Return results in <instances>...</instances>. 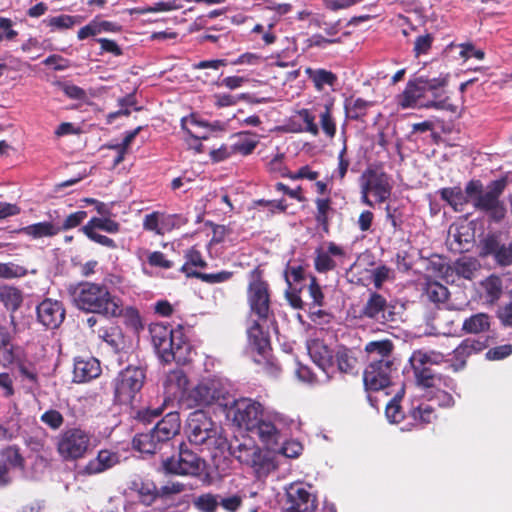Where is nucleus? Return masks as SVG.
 I'll return each instance as SVG.
<instances>
[{"label": "nucleus", "mask_w": 512, "mask_h": 512, "mask_svg": "<svg viewBox=\"0 0 512 512\" xmlns=\"http://www.w3.org/2000/svg\"><path fill=\"white\" fill-rule=\"evenodd\" d=\"M227 394L228 391L220 381L206 380L181 395L182 407L198 408L187 417L186 433L191 444L205 445L206 448H233L222 428L218 427L202 409L213 403L222 406Z\"/></svg>", "instance_id": "f257e3e1"}, {"label": "nucleus", "mask_w": 512, "mask_h": 512, "mask_svg": "<svg viewBox=\"0 0 512 512\" xmlns=\"http://www.w3.org/2000/svg\"><path fill=\"white\" fill-rule=\"evenodd\" d=\"M507 185L506 179L491 181L484 187L478 179H472L464 190L459 186L444 187L437 191L442 201L446 202L454 212H463L471 202L474 209L488 216L494 222L501 221L506 213L504 203L500 200Z\"/></svg>", "instance_id": "f03ea898"}, {"label": "nucleus", "mask_w": 512, "mask_h": 512, "mask_svg": "<svg viewBox=\"0 0 512 512\" xmlns=\"http://www.w3.org/2000/svg\"><path fill=\"white\" fill-rule=\"evenodd\" d=\"M69 294L73 305L79 310L111 318L122 315V301L112 295L104 284L80 282L70 286Z\"/></svg>", "instance_id": "7ed1b4c3"}, {"label": "nucleus", "mask_w": 512, "mask_h": 512, "mask_svg": "<svg viewBox=\"0 0 512 512\" xmlns=\"http://www.w3.org/2000/svg\"><path fill=\"white\" fill-rule=\"evenodd\" d=\"M150 334L153 346L163 362L175 361L177 364H186L190 361L192 346L181 326L172 329L156 323L150 326Z\"/></svg>", "instance_id": "20e7f679"}, {"label": "nucleus", "mask_w": 512, "mask_h": 512, "mask_svg": "<svg viewBox=\"0 0 512 512\" xmlns=\"http://www.w3.org/2000/svg\"><path fill=\"white\" fill-rule=\"evenodd\" d=\"M404 388L401 387L386 406L385 415L392 424H401L402 431L411 430L412 427L432 422L435 418L433 407L428 403H419L412 406L408 415L404 414L399 401L403 397Z\"/></svg>", "instance_id": "39448f33"}, {"label": "nucleus", "mask_w": 512, "mask_h": 512, "mask_svg": "<svg viewBox=\"0 0 512 512\" xmlns=\"http://www.w3.org/2000/svg\"><path fill=\"white\" fill-rule=\"evenodd\" d=\"M146 371L142 366L128 365L112 381L114 403L133 406L145 383Z\"/></svg>", "instance_id": "423d86ee"}, {"label": "nucleus", "mask_w": 512, "mask_h": 512, "mask_svg": "<svg viewBox=\"0 0 512 512\" xmlns=\"http://www.w3.org/2000/svg\"><path fill=\"white\" fill-rule=\"evenodd\" d=\"M242 465L250 468L257 479H264L279 467L276 450H228Z\"/></svg>", "instance_id": "0eeeda50"}, {"label": "nucleus", "mask_w": 512, "mask_h": 512, "mask_svg": "<svg viewBox=\"0 0 512 512\" xmlns=\"http://www.w3.org/2000/svg\"><path fill=\"white\" fill-rule=\"evenodd\" d=\"M226 418L238 428L250 431L263 417L262 405L249 398L234 400L231 404L224 401Z\"/></svg>", "instance_id": "6e6552de"}, {"label": "nucleus", "mask_w": 512, "mask_h": 512, "mask_svg": "<svg viewBox=\"0 0 512 512\" xmlns=\"http://www.w3.org/2000/svg\"><path fill=\"white\" fill-rule=\"evenodd\" d=\"M248 303L251 313L256 315L258 320L267 321L270 316V294L266 281L262 278L259 268L253 269L249 274Z\"/></svg>", "instance_id": "1a4fd4ad"}, {"label": "nucleus", "mask_w": 512, "mask_h": 512, "mask_svg": "<svg viewBox=\"0 0 512 512\" xmlns=\"http://www.w3.org/2000/svg\"><path fill=\"white\" fill-rule=\"evenodd\" d=\"M442 360L443 355L440 353L415 351L410 363L417 383L426 388L440 384L442 378L432 369V365L439 364Z\"/></svg>", "instance_id": "9d476101"}, {"label": "nucleus", "mask_w": 512, "mask_h": 512, "mask_svg": "<svg viewBox=\"0 0 512 512\" xmlns=\"http://www.w3.org/2000/svg\"><path fill=\"white\" fill-rule=\"evenodd\" d=\"M359 317L385 325L396 321L395 306L389 303L383 295L370 292L359 310Z\"/></svg>", "instance_id": "9b49d317"}, {"label": "nucleus", "mask_w": 512, "mask_h": 512, "mask_svg": "<svg viewBox=\"0 0 512 512\" xmlns=\"http://www.w3.org/2000/svg\"><path fill=\"white\" fill-rule=\"evenodd\" d=\"M283 417L279 414L262 417L257 424L249 431L250 437L258 439L264 448H272L284 441L280 425Z\"/></svg>", "instance_id": "f8f14e48"}, {"label": "nucleus", "mask_w": 512, "mask_h": 512, "mask_svg": "<svg viewBox=\"0 0 512 512\" xmlns=\"http://www.w3.org/2000/svg\"><path fill=\"white\" fill-rule=\"evenodd\" d=\"M360 181L376 202L383 203L390 198L393 185L387 173L369 168L363 172Z\"/></svg>", "instance_id": "ddd939ff"}, {"label": "nucleus", "mask_w": 512, "mask_h": 512, "mask_svg": "<svg viewBox=\"0 0 512 512\" xmlns=\"http://www.w3.org/2000/svg\"><path fill=\"white\" fill-rule=\"evenodd\" d=\"M302 483H292L286 490V508L283 512H315L317 496Z\"/></svg>", "instance_id": "4468645a"}, {"label": "nucleus", "mask_w": 512, "mask_h": 512, "mask_svg": "<svg viewBox=\"0 0 512 512\" xmlns=\"http://www.w3.org/2000/svg\"><path fill=\"white\" fill-rule=\"evenodd\" d=\"M395 371L394 362L368 364L363 374L366 389L379 391L392 384V373Z\"/></svg>", "instance_id": "2eb2a0df"}, {"label": "nucleus", "mask_w": 512, "mask_h": 512, "mask_svg": "<svg viewBox=\"0 0 512 512\" xmlns=\"http://www.w3.org/2000/svg\"><path fill=\"white\" fill-rule=\"evenodd\" d=\"M163 469L166 473L187 475L196 474L201 468L200 458L193 450H178V456L167 458L163 461Z\"/></svg>", "instance_id": "dca6fc26"}, {"label": "nucleus", "mask_w": 512, "mask_h": 512, "mask_svg": "<svg viewBox=\"0 0 512 512\" xmlns=\"http://www.w3.org/2000/svg\"><path fill=\"white\" fill-rule=\"evenodd\" d=\"M37 320L47 329L58 328L65 319V309L60 301L44 299L36 308Z\"/></svg>", "instance_id": "f3484780"}, {"label": "nucleus", "mask_w": 512, "mask_h": 512, "mask_svg": "<svg viewBox=\"0 0 512 512\" xmlns=\"http://www.w3.org/2000/svg\"><path fill=\"white\" fill-rule=\"evenodd\" d=\"M180 419L178 413H168L163 419L157 422L150 431L152 435V445L163 444L171 440L179 433Z\"/></svg>", "instance_id": "a211bd4d"}, {"label": "nucleus", "mask_w": 512, "mask_h": 512, "mask_svg": "<svg viewBox=\"0 0 512 512\" xmlns=\"http://www.w3.org/2000/svg\"><path fill=\"white\" fill-rule=\"evenodd\" d=\"M487 343L488 338L484 336L464 339L453 351L454 359L457 361L456 364H453L454 370L458 371L464 368L466 359L483 351L487 347Z\"/></svg>", "instance_id": "6ab92c4d"}, {"label": "nucleus", "mask_w": 512, "mask_h": 512, "mask_svg": "<svg viewBox=\"0 0 512 512\" xmlns=\"http://www.w3.org/2000/svg\"><path fill=\"white\" fill-rule=\"evenodd\" d=\"M314 266L319 273H326L332 271L337 267L335 258H342L346 256L343 247L334 242H328L327 248H318L315 251Z\"/></svg>", "instance_id": "aec40b11"}, {"label": "nucleus", "mask_w": 512, "mask_h": 512, "mask_svg": "<svg viewBox=\"0 0 512 512\" xmlns=\"http://www.w3.org/2000/svg\"><path fill=\"white\" fill-rule=\"evenodd\" d=\"M98 336L111 347L115 354L119 355L117 360L119 364H122L124 362V356L127 355V349L129 348L122 329L114 325L101 327L98 330Z\"/></svg>", "instance_id": "412c9836"}, {"label": "nucleus", "mask_w": 512, "mask_h": 512, "mask_svg": "<svg viewBox=\"0 0 512 512\" xmlns=\"http://www.w3.org/2000/svg\"><path fill=\"white\" fill-rule=\"evenodd\" d=\"M482 251L484 255L492 256L501 266L512 265V241L503 243L495 236H488L483 241Z\"/></svg>", "instance_id": "4be33fe9"}, {"label": "nucleus", "mask_w": 512, "mask_h": 512, "mask_svg": "<svg viewBox=\"0 0 512 512\" xmlns=\"http://www.w3.org/2000/svg\"><path fill=\"white\" fill-rule=\"evenodd\" d=\"M0 364L16 365L23 357L22 347L12 344V334L5 327H0Z\"/></svg>", "instance_id": "5701e85b"}, {"label": "nucleus", "mask_w": 512, "mask_h": 512, "mask_svg": "<svg viewBox=\"0 0 512 512\" xmlns=\"http://www.w3.org/2000/svg\"><path fill=\"white\" fill-rule=\"evenodd\" d=\"M182 127L187 131L190 137L196 140H206L209 138V133L214 131H222L224 125L220 121L212 123L202 119H198L194 115L189 120L182 119Z\"/></svg>", "instance_id": "b1692460"}, {"label": "nucleus", "mask_w": 512, "mask_h": 512, "mask_svg": "<svg viewBox=\"0 0 512 512\" xmlns=\"http://www.w3.org/2000/svg\"><path fill=\"white\" fill-rule=\"evenodd\" d=\"M393 349L394 345L388 339L368 342L365 346L368 364L394 362L392 359Z\"/></svg>", "instance_id": "393cba45"}, {"label": "nucleus", "mask_w": 512, "mask_h": 512, "mask_svg": "<svg viewBox=\"0 0 512 512\" xmlns=\"http://www.w3.org/2000/svg\"><path fill=\"white\" fill-rule=\"evenodd\" d=\"M101 374L100 362L94 357L77 358L74 363V381L84 383Z\"/></svg>", "instance_id": "a878e982"}, {"label": "nucleus", "mask_w": 512, "mask_h": 512, "mask_svg": "<svg viewBox=\"0 0 512 512\" xmlns=\"http://www.w3.org/2000/svg\"><path fill=\"white\" fill-rule=\"evenodd\" d=\"M49 221L34 223L18 230V233L29 236L33 239L53 237L59 234V227L52 212L49 214Z\"/></svg>", "instance_id": "bb28decb"}, {"label": "nucleus", "mask_w": 512, "mask_h": 512, "mask_svg": "<svg viewBox=\"0 0 512 512\" xmlns=\"http://www.w3.org/2000/svg\"><path fill=\"white\" fill-rule=\"evenodd\" d=\"M120 462V456L113 450H98L97 456L85 466L89 475L98 474L108 470Z\"/></svg>", "instance_id": "cd10ccee"}, {"label": "nucleus", "mask_w": 512, "mask_h": 512, "mask_svg": "<svg viewBox=\"0 0 512 512\" xmlns=\"http://www.w3.org/2000/svg\"><path fill=\"white\" fill-rule=\"evenodd\" d=\"M259 321L253 320V324L247 329L248 342L252 349L265 358L270 348V341L268 333L264 332Z\"/></svg>", "instance_id": "c85d7f7f"}, {"label": "nucleus", "mask_w": 512, "mask_h": 512, "mask_svg": "<svg viewBox=\"0 0 512 512\" xmlns=\"http://www.w3.org/2000/svg\"><path fill=\"white\" fill-rule=\"evenodd\" d=\"M308 352L313 362L325 373L333 366V353L322 342L314 341L308 345Z\"/></svg>", "instance_id": "c756f323"}, {"label": "nucleus", "mask_w": 512, "mask_h": 512, "mask_svg": "<svg viewBox=\"0 0 512 512\" xmlns=\"http://www.w3.org/2000/svg\"><path fill=\"white\" fill-rule=\"evenodd\" d=\"M89 444V433L81 428L74 427L63 432L59 448H88Z\"/></svg>", "instance_id": "7c9ffc66"}, {"label": "nucleus", "mask_w": 512, "mask_h": 512, "mask_svg": "<svg viewBox=\"0 0 512 512\" xmlns=\"http://www.w3.org/2000/svg\"><path fill=\"white\" fill-rule=\"evenodd\" d=\"M189 380L182 369L170 371L165 379L164 386L167 392L180 399L181 395L188 390Z\"/></svg>", "instance_id": "2f4dec72"}, {"label": "nucleus", "mask_w": 512, "mask_h": 512, "mask_svg": "<svg viewBox=\"0 0 512 512\" xmlns=\"http://www.w3.org/2000/svg\"><path fill=\"white\" fill-rule=\"evenodd\" d=\"M305 74L307 78L312 81L317 91H322L325 86L333 87L338 80L336 74L323 68L314 69L307 67L305 69Z\"/></svg>", "instance_id": "473e14b6"}, {"label": "nucleus", "mask_w": 512, "mask_h": 512, "mask_svg": "<svg viewBox=\"0 0 512 512\" xmlns=\"http://www.w3.org/2000/svg\"><path fill=\"white\" fill-rule=\"evenodd\" d=\"M425 94L423 85L420 83L419 78L414 81H409L405 90L399 95V104L403 108L414 107L418 100Z\"/></svg>", "instance_id": "72a5a7b5"}, {"label": "nucleus", "mask_w": 512, "mask_h": 512, "mask_svg": "<svg viewBox=\"0 0 512 512\" xmlns=\"http://www.w3.org/2000/svg\"><path fill=\"white\" fill-rule=\"evenodd\" d=\"M0 302L7 310L15 312L23 302L22 292L13 286H0Z\"/></svg>", "instance_id": "f704fd0d"}, {"label": "nucleus", "mask_w": 512, "mask_h": 512, "mask_svg": "<svg viewBox=\"0 0 512 512\" xmlns=\"http://www.w3.org/2000/svg\"><path fill=\"white\" fill-rule=\"evenodd\" d=\"M489 328L490 317L485 313H477L466 318L462 325V329L471 334H479L489 330Z\"/></svg>", "instance_id": "c9c22d12"}, {"label": "nucleus", "mask_w": 512, "mask_h": 512, "mask_svg": "<svg viewBox=\"0 0 512 512\" xmlns=\"http://www.w3.org/2000/svg\"><path fill=\"white\" fill-rule=\"evenodd\" d=\"M82 21L81 16H72L67 14H61L58 16L48 17L43 20V24L51 28V31L66 30L73 26L80 24Z\"/></svg>", "instance_id": "e433bc0d"}, {"label": "nucleus", "mask_w": 512, "mask_h": 512, "mask_svg": "<svg viewBox=\"0 0 512 512\" xmlns=\"http://www.w3.org/2000/svg\"><path fill=\"white\" fill-rule=\"evenodd\" d=\"M316 204V214L315 220L322 228L325 233L329 232V214L334 212V209L331 207V199L330 198H317L315 200Z\"/></svg>", "instance_id": "4c0bfd02"}, {"label": "nucleus", "mask_w": 512, "mask_h": 512, "mask_svg": "<svg viewBox=\"0 0 512 512\" xmlns=\"http://www.w3.org/2000/svg\"><path fill=\"white\" fill-rule=\"evenodd\" d=\"M53 214L59 227V233L61 231H67L78 227L87 218V212L84 210L76 211L65 216L64 218H62L59 212L56 210L53 212Z\"/></svg>", "instance_id": "58836bf2"}, {"label": "nucleus", "mask_w": 512, "mask_h": 512, "mask_svg": "<svg viewBox=\"0 0 512 512\" xmlns=\"http://www.w3.org/2000/svg\"><path fill=\"white\" fill-rule=\"evenodd\" d=\"M478 268V261L472 257L459 258L453 264V271L466 280H472Z\"/></svg>", "instance_id": "ea45409f"}, {"label": "nucleus", "mask_w": 512, "mask_h": 512, "mask_svg": "<svg viewBox=\"0 0 512 512\" xmlns=\"http://www.w3.org/2000/svg\"><path fill=\"white\" fill-rule=\"evenodd\" d=\"M258 143L259 140L255 134L248 132L240 133L237 140L232 144V151L246 156L254 151Z\"/></svg>", "instance_id": "a19ab883"}, {"label": "nucleus", "mask_w": 512, "mask_h": 512, "mask_svg": "<svg viewBox=\"0 0 512 512\" xmlns=\"http://www.w3.org/2000/svg\"><path fill=\"white\" fill-rule=\"evenodd\" d=\"M338 370L342 373L353 374L357 364V359L353 352L347 348H339L335 354Z\"/></svg>", "instance_id": "79ce46f5"}, {"label": "nucleus", "mask_w": 512, "mask_h": 512, "mask_svg": "<svg viewBox=\"0 0 512 512\" xmlns=\"http://www.w3.org/2000/svg\"><path fill=\"white\" fill-rule=\"evenodd\" d=\"M297 117L300 119L301 124L293 129L294 132H308L313 136L319 134V127L315 122V116L309 109H301L297 112Z\"/></svg>", "instance_id": "37998d69"}, {"label": "nucleus", "mask_w": 512, "mask_h": 512, "mask_svg": "<svg viewBox=\"0 0 512 512\" xmlns=\"http://www.w3.org/2000/svg\"><path fill=\"white\" fill-rule=\"evenodd\" d=\"M423 296L432 303L440 304L448 299L449 291L444 285L438 282H430L427 283Z\"/></svg>", "instance_id": "c03bdc74"}, {"label": "nucleus", "mask_w": 512, "mask_h": 512, "mask_svg": "<svg viewBox=\"0 0 512 512\" xmlns=\"http://www.w3.org/2000/svg\"><path fill=\"white\" fill-rule=\"evenodd\" d=\"M370 102L362 98H350L345 101V111L350 119L358 120L366 114Z\"/></svg>", "instance_id": "a18cd8bd"}, {"label": "nucleus", "mask_w": 512, "mask_h": 512, "mask_svg": "<svg viewBox=\"0 0 512 512\" xmlns=\"http://www.w3.org/2000/svg\"><path fill=\"white\" fill-rule=\"evenodd\" d=\"M486 298L490 302L498 300L502 294V280L497 276H490L482 282Z\"/></svg>", "instance_id": "49530a36"}, {"label": "nucleus", "mask_w": 512, "mask_h": 512, "mask_svg": "<svg viewBox=\"0 0 512 512\" xmlns=\"http://www.w3.org/2000/svg\"><path fill=\"white\" fill-rule=\"evenodd\" d=\"M85 226H90L92 229L101 230L110 234L118 233L120 231V224L110 218L93 217Z\"/></svg>", "instance_id": "de8ad7c7"}, {"label": "nucleus", "mask_w": 512, "mask_h": 512, "mask_svg": "<svg viewBox=\"0 0 512 512\" xmlns=\"http://www.w3.org/2000/svg\"><path fill=\"white\" fill-rule=\"evenodd\" d=\"M161 224L164 230V235L174 229H179L187 223V218L182 214H167L160 212Z\"/></svg>", "instance_id": "09e8293b"}, {"label": "nucleus", "mask_w": 512, "mask_h": 512, "mask_svg": "<svg viewBox=\"0 0 512 512\" xmlns=\"http://www.w3.org/2000/svg\"><path fill=\"white\" fill-rule=\"evenodd\" d=\"M80 231L92 242H95L109 249L117 248V245L112 238H109L105 235L98 233L97 230L92 229L90 226L83 225L80 228Z\"/></svg>", "instance_id": "8fccbe9b"}, {"label": "nucleus", "mask_w": 512, "mask_h": 512, "mask_svg": "<svg viewBox=\"0 0 512 512\" xmlns=\"http://www.w3.org/2000/svg\"><path fill=\"white\" fill-rule=\"evenodd\" d=\"M285 279L290 288L303 286L302 282L306 281L304 267L302 265L288 266L285 271Z\"/></svg>", "instance_id": "3c124183"}, {"label": "nucleus", "mask_w": 512, "mask_h": 512, "mask_svg": "<svg viewBox=\"0 0 512 512\" xmlns=\"http://www.w3.org/2000/svg\"><path fill=\"white\" fill-rule=\"evenodd\" d=\"M206 265L207 264L204 261V259L202 258L201 253L196 249H190L186 253V262L181 267L180 270L189 277V272H196L195 270L192 269V267L204 268V267H206Z\"/></svg>", "instance_id": "603ef678"}, {"label": "nucleus", "mask_w": 512, "mask_h": 512, "mask_svg": "<svg viewBox=\"0 0 512 512\" xmlns=\"http://www.w3.org/2000/svg\"><path fill=\"white\" fill-rule=\"evenodd\" d=\"M161 224L160 211H153L146 214L143 218V229L148 232H153L158 236L164 235V230Z\"/></svg>", "instance_id": "864d4df0"}, {"label": "nucleus", "mask_w": 512, "mask_h": 512, "mask_svg": "<svg viewBox=\"0 0 512 512\" xmlns=\"http://www.w3.org/2000/svg\"><path fill=\"white\" fill-rule=\"evenodd\" d=\"M332 104L324 106V110L320 113V125L323 132L328 137H334L336 134V124L331 113Z\"/></svg>", "instance_id": "5fc2aeb1"}, {"label": "nucleus", "mask_w": 512, "mask_h": 512, "mask_svg": "<svg viewBox=\"0 0 512 512\" xmlns=\"http://www.w3.org/2000/svg\"><path fill=\"white\" fill-rule=\"evenodd\" d=\"M189 277H195L201 279L203 282L209 284L222 283L229 280L232 277V272L221 271L217 273H201V272H189Z\"/></svg>", "instance_id": "6e6d98bb"}, {"label": "nucleus", "mask_w": 512, "mask_h": 512, "mask_svg": "<svg viewBox=\"0 0 512 512\" xmlns=\"http://www.w3.org/2000/svg\"><path fill=\"white\" fill-rule=\"evenodd\" d=\"M27 274V270L18 264L0 263V278L2 279H13L23 277Z\"/></svg>", "instance_id": "4d7b16f0"}, {"label": "nucleus", "mask_w": 512, "mask_h": 512, "mask_svg": "<svg viewBox=\"0 0 512 512\" xmlns=\"http://www.w3.org/2000/svg\"><path fill=\"white\" fill-rule=\"evenodd\" d=\"M434 37L432 34L427 33L416 37L414 42L413 52L416 57L428 54L432 47Z\"/></svg>", "instance_id": "13d9d810"}, {"label": "nucleus", "mask_w": 512, "mask_h": 512, "mask_svg": "<svg viewBox=\"0 0 512 512\" xmlns=\"http://www.w3.org/2000/svg\"><path fill=\"white\" fill-rule=\"evenodd\" d=\"M195 505L202 512H215L219 505V501L216 495L206 493L197 498Z\"/></svg>", "instance_id": "bf43d9fd"}, {"label": "nucleus", "mask_w": 512, "mask_h": 512, "mask_svg": "<svg viewBox=\"0 0 512 512\" xmlns=\"http://www.w3.org/2000/svg\"><path fill=\"white\" fill-rule=\"evenodd\" d=\"M41 421L51 428L52 430H58L64 423L63 415L55 409H49L45 411L41 417Z\"/></svg>", "instance_id": "052dcab7"}, {"label": "nucleus", "mask_w": 512, "mask_h": 512, "mask_svg": "<svg viewBox=\"0 0 512 512\" xmlns=\"http://www.w3.org/2000/svg\"><path fill=\"white\" fill-rule=\"evenodd\" d=\"M164 409V404L155 408L147 407L136 411L134 418L143 424L151 423L158 418Z\"/></svg>", "instance_id": "680f3d73"}, {"label": "nucleus", "mask_w": 512, "mask_h": 512, "mask_svg": "<svg viewBox=\"0 0 512 512\" xmlns=\"http://www.w3.org/2000/svg\"><path fill=\"white\" fill-rule=\"evenodd\" d=\"M309 294V297L312 300V304L315 306H322L324 295L322 293L320 285L317 283V280L314 276L309 277V284L303 285Z\"/></svg>", "instance_id": "e2e57ef3"}, {"label": "nucleus", "mask_w": 512, "mask_h": 512, "mask_svg": "<svg viewBox=\"0 0 512 512\" xmlns=\"http://www.w3.org/2000/svg\"><path fill=\"white\" fill-rule=\"evenodd\" d=\"M254 207H263L267 209L270 214L285 212L287 209V205L285 204L284 199L280 200H265L258 199L253 201Z\"/></svg>", "instance_id": "0e129e2a"}, {"label": "nucleus", "mask_w": 512, "mask_h": 512, "mask_svg": "<svg viewBox=\"0 0 512 512\" xmlns=\"http://www.w3.org/2000/svg\"><path fill=\"white\" fill-rule=\"evenodd\" d=\"M15 366L24 380L29 381L31 384L37 383L38 375L36 368L33 364L26 362L24 357Z\"/></svg>", "instance_id": "69168bd1"}, {"label": "nucleus", "mask_w": 512, "mask_h": 512, "mask_svg": "<svg viewBox=\"0 0 512 512\" xmlns=\"http://www.w3.org/2000/svg\"><path fill=\"white\" fill-rule=\"evenodd\" d=\"M392 271L385 265H380L372 270L371 278L376 289H381L383 283L390 278Z\"/></svg>", "instance_id": "338daca9"}, {"label": "nucleus", "mask_w": 512, "mask_h": 512, "mask_svg": "<svg viewBox=\"0 0 512 512\" xmlns=\"http://www.w3.org/2000/svg\"><path fill=\"white\" fill-rule=\"evenodd\" d=\"M139 495L141 497V502L145 505H151L158 496V489L154 483L150 484H142L139 489Z\"/></svg>", "instance_id": "774afa93"}]
</instances>
